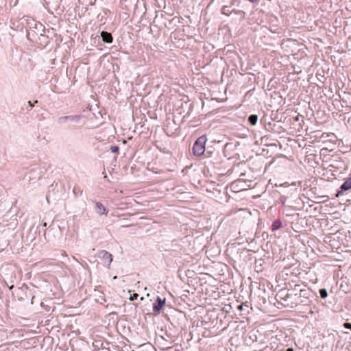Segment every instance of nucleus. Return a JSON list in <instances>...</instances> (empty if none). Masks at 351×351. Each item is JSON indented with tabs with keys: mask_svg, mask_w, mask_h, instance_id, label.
<instances>
[{
	"mask_svg": "<svg viewBox=\"0 0 351 351\" xmlns=\"http://www.w3.org/2000/svg\"><path fill=\"white\" fill-rule=\"evenodd\" d=\"M83 116L81 114L66 115L58 118L57 123L60 126H64L67 123L79 124Z\"/></svg>",
	"mask_w": 351,
	"mask_h": 351,
	"instance_id": "1",
	"label": "nucleus"
},
{
	"mask_svg": "<svg viewBox=\"0 0 351 351\" xmlns=\"http://www.w3.org/2000/svg\"><path fill=\"white\" fill-rule=\"evenodd\" d=\"M206 140V136L202 135L195 141L193 146V153L194 155L200 156L204 153Z\"/></svg>",
	"mask_w": 351,
	"mask_h": 351,
	"instance_id": "2",
	"label": "nucleus"
},
{
	"mask_svg": "<svg viewBox=\"0 0 351 351\" xmlns=\"http://www.w3.org/2000/svg\"><path fill=\"white\" fill-rule=\"evenodd\" d=\"M0 225L9 226L10 228H15L18 225V220L16 215L7 213L3 215V219H0Z\"/></svg>",
	"mask_w": 351,
	"mask_h": 351,
	"instance_id": "3",
	"label": "nucleus"
},
{
	"mask_svg": "<svg viewBox=\"0 0 351 351\" xmlns=\"http://www.w3.org/2000/svg\"><path fill=\"white\" fill-rule=\"evenodd\" d=\"M43 173L44 171L40 167L35 166L26 174L25 178L29 181H36L39 180L43 176Z\"/></svg>",
	"mask_w": 351,
	"mask_h": 351,
	"instance_id": "4",
	"label": "nucleus"
},
{
	"mask_svg": "<svg viewBox=\"0 0 351 351\" xmlns=\"http://www.w3.org/2000/svg\"><path fill=\"white\" fill-rule=\"evenodd\" d=\"M270 229L273 232H275L278 230H280L282 232L285 231L287 230V224L286 223L285 221V223H283L280 219L277 218L272 221Z\"/></svg>",
	"mask_w": 351,
	"mask_h": 351,
	"instance_id": "5",
	"label": "nucleus"
},
{
	"mask_svg": "<svg viewBox=\"0 0 351 351\" xmlns=\"http://www.w3.org/2000/svg\"><path fill=\"white\" fill-rule=\"evenodd\" d=\"M350 189H351V175L341 185L339 189L337 191L336 196L339 197L341 195H343L345 191H347Z\"/></svg>",
	"mask_w": 351,
	"mask_h": 351,
	"instance_id": "6",
	"label": "nucleus"
},
{
	"mask_svg": "<svg viewBox=\"0 0 351 351\" xmlns=\"http://www.w3.org/2000/svg\"><path fill=\"white\" fill-rule=\"evenodd\" d=\"M93 203L95 204V210L97 214H98L99 216L101 215H107L108 213V210L103 205L102 203L99 202L93 201Z\"/></svg>",
	"mask_w": 351,
	"mask_h": 351,
	"instance_id": "7",
	"label": "nucleus"
},
{
	"mask_svg": "<svg viewBox=\"0 0 351 351\" xmlns=\"http://www.w3.org/2000/svg\"><path fill=\"white\" fill-rule=\"evenodd\" d=\"M165 304V299L162 300L160 297L157 298V303H154L153 306V311L155 315L160 313Z\"/></svg>",
	"mask_w": 351,
	"mask_h": 351,
	"instance_id": "8",
	"label": "nucleus"
},
{
	"mask_svg": "<svg viewBox=\"0 0 351 351\" xmlns=\"http://www.w3.org/2000/svg\"><path fill=\"white\" fill-rule=\"evenodd\" d=\"M101 37L102 38V40L106 43H112L113 41V38L112 34L108 32L102 31L101 32Z\"/></svg>",
	"mask_w": 351,
	"mask_h": 351,
	"instance_id": "9",
	"label": "nucleus"
},
{
	"mask_svg": "<svg viewBox=\"0 0 351 351\" xmlns=\"http://www.w3.org/2000/svg\"><path fill=\"white\" fill-rule=\"evenodd\" d=\"M232 10H231L230 5H223L221 8V14L226 15V16H229L232 13Z\"/></svg>",
	"mask_w": 351,
	"mask_h": 351,
	"instance_id": "10",
	"label": "nucleus"
},
{
	"mask_svg": "<svg viewBox=\"0 0 351 351\" xmlns=\"http://www.w3.org/2000/svg\"><path fill=\"white\" fill-rule=\"evenodd\" d=\"M247 121L252 125H255L257 123L258 116L256 114H251L248 117Z\"/></svg>",
	"mask_w": 351,
	"mask_h": 351,
	"instance_id": "11",
	"label": "nucleus"
},
{
	"mask_svg": "<svg viewBox=\"0 0 351 351\" xmlns=\"http://www.w3.org/2000/svg\"><path fill=\"white\" fill-rule=\"evenodd\" d=\"M101 253L103 254V258L107 261L108 264L110 265L112 261V254L107 252H103Z\"/></svg>",
	"mask_w": 351,
	"mask_h": 351,
	"instance_id": "12",
	"label": "nucleus"
},
{
	"mask_svg": "<svg viewBox=\"0 0 351 351\" xmlns=\"http://www.w3.org/2000/svg\"><path fill=\"white\" fill-rule=\"evenodd\" d=\"M73 193L75 197H79L82 195L83 191L79 186H75L73 189Z\"/></svg>",
	"mask_w": 351,
	"mask_h": 351,
	"instance_id": "13",
	"label": "nucleus"
},
{
	"mask_svg": "<svg viewBox=\"0 0 351 351\" xmlns=\"http://www.w3.org/2000/svg\"><path fill=\"white\" fill-rule=\"evenodd\" d=\"M81 217L82 218L83 221H86L90 219V215L88 213L86 212V210H84L82 213Z\"/></svg>",
	"mask_w": 351,
	"mask_h": 351,
	"instance_id": "14",
	"label": "nucleus"
},
{
	"mask_svg": "<svg viewBox=\"0 0 351 351\" xmlns=\"http://www.w3.org/2000/svg\"><path fill=\"white\" fill-rule=\"evenodd\" d=\"M320 296L322 298H326L328 296L327 291L325 289H322L319 290Z\"/></svg>",
	"mask_w": 351,
	"mask_h": 351,
	"instance_id": "15",
	"label": "nucleus"
},
{
	"mask_svg": "<svg viewBox=\"0 0 351 351\" xmlns=\"http://www.w3.org/2000/svg\"><path fill=\"white\" fill-rule=\"evenodd\" d=\"M119 146H117V145L112 146V147H110V151H111L112 153H118V152H119Z\"/></svg>",
	"mask_w": 351,
	"mask_h": 351,
	"instance_id": "16",
	"label": "nucleus"
},
{
	"mask_svg": "<svg viewBox=\"0 0 351 351\" xmlns=\"http://www.w3.org/2000/svg\"><path fill=\"white\" fill-rule=\"evenodd\" d=\"M343 326L346 328H348V329H350L351 330V324L350 323H348V322H346L343 324Z\"/></svg>",
	"mask_w": 351,
	"mask_h": 351,
	"instance_id": "17",
	"label": "nucleus"
},
{
	"mask_svg": "<svg viewBox=\"0 0 351 351\" xmlns=\"http://www.w3.org/2000/svg\"><path fill=\"white\" fill-rule=\"evenodd\" d=\"M138 297V294L137 293H134L132 296H130V300H136Z\"/></svg>",
	"mask_w": 351,
	"mask_h": 351,
	"instance_id": "18",
	"label": "nucleus"
},
{
	"mask_svg": "<svg viewBox=\"0 0 351 351\" xmlns=\"http://www.w3.org/2000/svg\"><path fill=\"white\" fill-rule=\"evenodd\" d=\"M27 105H28V106L29 108V110H31L33 108V107H34V104L30 101H29L27 102Z\"/></svg>",
	"mask_w": 351,
	"mask_h": 351,
	"instance_id": "19",
	"label": "nucleus"
},
{
	"mask_svg": "<svg viewBox=\"0 0 351 351\" xmlns=\"http://www.w3.org/2000/svg\"><path fill=\"white\" fill-rule=\"evenodd\" d=\"M280 200H281L282 204H285V197H282L280 198Z\"/></svg>",
	"mask_w": 351,
	"mask_h": 351,
	"instance_id": "20",
	"label": "nucleus"
},
{
	"mask_svg": "<svg viewBox=\"0 0 351 351\" xmlns=\"http://www.w3.org/2000/svg\"><path fill=\"white\" fill-rule=\"evenodd\" d=\"M77 215H74V216H73V220H76V219H77Z\"/></svg>",
	"mask_w": 351,
	"mask_h": 351,
	"instance_id": "21",
	"label": "nucleus"
},
{
	"mask_svg": "<svg viewBox=\"0 0 351 351\" xmlns=\"http://www.w3.org/2000/svg\"><path fill=\"white\" fill-rule=\"evenodd\" d=\"M287 351H293L292 348H288Z\"/></svg>",
	"mask_w": 351,
	"mask_h": 351,
	"instance_id": "22",
	"label": "nucleus"
},
{
	"mask_svg": "<svg viewBox=\"0 0 351 351\" xmlns=\"http://www.w3.org/2000/svg\"><path fill=\"white\" fill-rule=\"evenodd\" d=\"M298 241H302V239H300V238H298Z\"/></svg>",
	"mask_w": 351,
	"mask_h": 351,
	"instance_id": "23",
	"label": "nucleus"
},
{
	"mask_svg": "<svg viewBox=\"0 0 351 351\" xmlns=\"http://www.w3.org/2000/svg\"><path fill=\"white\" fill-rule=\"evenodd\" d=\"M335 238H333L332 239H330V241H335Z\"/></svg>",
	"mask_w": 351,
	"mask_h": 351,
	"instance_id": "24",
	"label": "nucleus"
}]
</instances>
